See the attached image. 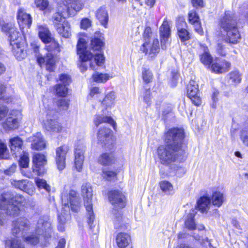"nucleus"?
<instances>
[{
	"label": "nucleus",
	"instance_id": "obj_1",
	"mask_svg": "<svg viewBox=\"0 0 248 248\" xmlns=\"http://www.w3.org/2000/svg\"><path fill=\"white\" fill-rule=\"evenodd\" d=\"M183 137V131L178 128L170 129L166 133V145L160 146L157 149V155L161 164H170L183 155L181 144Z\"/></svg>",
	"mask_w": 248,
	"mask_h": 248
},
{
	"label": "nucleus",
	"instance_id": "obj_2",
	"mask_svg": "<svg viewBox=\"0 0 248 248\" xmlns=\"http://www.w3.org/2000/svg\"><path fill=\"white\" fill-rule=\"evenodd\" d=\"M26 203L25 198L20 195L13 197L10 193H5L0 195V209L6 211L9 216L19 215Z\"/></svg>",
	"mask_w": 248,
	"mask_h": 248
},
{
	"label": "nucleus",
	"instance_id": "obj_3",
	"mask_svg": "<svg viewBox=\"0 0 248 248\" xmlns=\"http://www.w3.org/2000/svg\"><path fill=\"white\" fill-rule=\"evenodd\" d=\"M220 26L223 30L224 40L228 43L236 44L240 39L236 19L233 14L228 11L221 21Z\"/></svg>",
	"mask_w": 248,
	"mask_h": 248
},
{
	"label": "nucleus",
	"instance_id": "obj_4",
	"mask_svg": "<svg viewBox=\"0 0 248 248\" xmlns=\"http://www.w3.org/2000/svg\"><path fill=\"white\" fill-rule=\"evenodd\" d=\"M81 195L84 200V205L87 212L88 223L90 226L91 231L97 237L98 233V228L93 225L94 216L93 209L92 198L93 196V188L88 183L82 184L81 187Z\"/></svg>",
	"mask_w": 248,
	"mask_h": 248
},
{
	"label": "nucleus",
	"instance_id": "obj_5",
	"mask_svg": "<svg viewBox=\"0 0 248 248\" xmlns=\"http://www.w3.org/2000/svg\"><path fill=\"white\" fill-rule=\"evenodd\" d=\"M51 230V223L47 216L41 217L36 224L35 233L37 235H31L25 237L26 242L32 245H36L39 242V235L45 233V235L49 234Z\"/></svg>",
	"mask_w": 248,
	"mask_h": 248
},
{
	"label": "nucleus",
	"instance_id": "obj_6",
	"mask_svg": "<svg viewBox=\"0 0 248 248\" xmlns=\"http://www.w3.org/2000/svg\"><path fill=\"white\" fill-rule=\"evenodd\" d=\"M30 228V221L25 217H19L12 222V233L16 237H25L24 233Z\"/></svg>",
	"mask_w": 248,
	"mask_h": 248
},
{
	"label": "nucleus",
	"instance_id": "obj_7",
	"mask_svg": "<svg viewBox=\"0 0 248 248\" xmlns=\"http://www.w3.org/2000/svg\"><path fill=\"white\" fill-rule=\"evenodd\" d=\"M62 203L64 206L70 207L73 212H78L80 207V198L76 191L71 190L67 194H62Z\"/></svg>",
	"mask_w": 248,
	"mask_h": 248
},
{
	"label": "nucleus",
	"instance_id": "obj_8",
	"mask_svg": "<svg viewBox=\"0 0 248 248\" xmlns=\"http://www.w3.org/2000/svg\"><path fill=\"white\" fill-rule=\"evenodd\" d=\"M46 49L48 53L46 54V69L49 72L53 71L55 69V61L54 59L53 51H60L58 43L53 38L52 40L46 43Z\"/></svg>",
	"mask_w": 248,
	"mask_h": 248
},
{
	"label": "nucleus",
	"instance_id": "obj_9",
	"mask_svg": "<svg viewBox=\"0 0 248 248\" xmlns=\"http://www.w3.org/2000/svg\"><path fill=\"white\" fill-rule=\"evenodd\" d=\"M1 30L8 36L10 46L18 44L22 42L20 33L17 31L14 24L12 23L4 24L1 27Z\"/></svg>",
	"mask_w": 248,
	"mask_h": 248
},
{
	"label": "nucleus",
	"instance_id": "obj_10",
	"mask_svg": "<svg viewBox=\"0 0 248 248\" xmlns=\"http://www.w3.org/2000/svg\"><path fill=\"white\" fill-rule=\"evenodd\" d=\"M33 171L37 175H42L45 172L44 166L46 164V156L41 153H35L32 158Z\"/></svg>",
	"mask_w": 248,
	"mask_h": 248
},
{
	"label": "nucleus",
	"instance_id": "obj_11",
	"mask_svg": "<svg viewBox=\"0 0 248 248\" xmlns=\"http://www.w3.org/2000/svg\"><path fill=\"white\" fill-rule=\"evenodd\" d=\"M108 199L111 203L116 208H122L126 205V198L120 191L112 190L108 194Z\"/></svg>",
	"mask_w": 248,
	"mask_h": 248
},
{
	"label": "nucleus",
	"instance_id": "obj_12",
	"mask_svg": "<svg viewBox=\"0 0 248 248\" xmlns=\"http://www.w3.org/2000/svg\"><path fill=\"white\" fill-rule=\"evenodd\" d=\"M69 150V147L63 145L56 149L55 160L59 170H62L65 167L66 155Z\"/></svg>",
	"mask_w": 248,
	"mask_h": 248
},
{
	"label": "nucleus",
	"instance_id": "obj_13",
	"mask_svg": "<svg viewBox=\"0 0 248 248\" xmlns=\"http://www.w3.org/2000/svg\"><path fill=\"white\" fill-rule=\"evenodd\" d=\"M54 113L53 110L46 112V120L43 121V127L48 131L59 132L62 130V126L57 121L50 118Z\"/></svg>",
	"mask_w": 248,
	"mask_h": 248
},
{
	"label": "nucleus",
	"instance_id": "obj_14",
	"mask_svg": "<svg viewBox=\"0 0 248 248\" xmlns=\"http://www.w3.org/2000/svg\"><path fill=\"white\" fill-rule=\"evenodd\" d=\"M187 94L192 102L195 106H199L201 104L198 85L196 82L191 80L187 88Z\"/></svg>",
	"mask_w": 248,
	"mask_h": 248
},
{
	"label": "nucleus",
	"instance_id": "obj_15",
	"mask_svg": "<svg viewBox=\"0 0 248 248\" xmlns=\"http://www.w3.org/2000/svg\"><path fill=\"white\" fill-rule=\"evenodd\" d=\"M85 145L82 142H79L76 146L75 152V165L78 171H80L84 159Z\"/></svg>",
	"mask_w": 248,
	"mask_h": 248
},
{
	"label": "nucleus",
	"instance_id": "obj_16",
	"mask_svg": "<svg viewBox=\"0 0 248 248\" xmlns=\"http://www.w3.org/2000/svg\"><path fill=\"white\" fill-rule=\"evenodd\" d=\"M159 43L157 39H154L152 43L145 41L140 47V50L145 54H148L150 57H154L159 51Z\"/></svg>",
	"mask_w": 248,
	"mask_h": 248
},
{
	"label": "nucleus",
	"instance_id": "obj_17",
	"mask_svg": "<svg viewBox=\"0 0 248 248\" xmlns=\"http://www.w3.org/2000/svg\"><path fill=\"white\" fill-rule=\"evenodd\" d=\"M159 32L161 47L163 49H166L169 44L168 39L170 35V26L167 18L164 19L162 25L160 26Z\"/></svg>",
	"mask_w": 248,
	"mask_h": 248
},
{
	"label": "nucleus",
	"instance_id": "obj_18",
	"mask_svg": "<svg viewBox=\"0 0 248 248\" xmlns=\"http://www.w3.org/2000/svg\"><path fill=\"white\" fill-rule=\"evenodd\" d=\"M105 57L101 53L95 54L94 59L93 56L91 60H88L85 62H82L80 65L81 70L83 72L87 70L88 65H89L90 68L92 70H96V66H100L104 63Z\"/></svg>",
	"mask_w": 248,
	"mask_h": 248
},
{
	"label": "nucleus",
	"instance_id": "obj_19",
	"mask_svg": "<svg viewBox=\"0 0 248 248\" xmlns=\"http://www.w3.org/2000/svg\"><path fill=\"white\" fill-rule=\"evenodd\" d=\"M16 18L20 28H24L26 27L30 28L32 23V18L29 14L27 13L24 9L21 8L18 9Z\"/></svg>",
	"mask_w": 248,
	"mask_h": 248
},
{
	"label": "nucleus",
	"instance_id": "obj_20",
	"mask_svg": "<svg viewBox=\"0 0 248 248\" xmlns=\"http://www.w3.org/2000/svg\"><path fill=\"white\" fill-rule=\"evenodd\" d=\"M77 53L79 55L81 63L88 60H91L92 58V53L90 51L85 50V44L83 39L80 38L78 40L77 44Z\"/></svg>",
	"mask_w": 248,
	"mask_h": 248
},
{
	"label": "nucleus",
	"instance_id": "obj_21",
	"mask_svg": "<svg viewBox=\"0 0 248 248\" xmlns=\"http://www.w3.org/2000/svg\"><path fill=\"white\" fill-rule=\"evenodd\" d=\"M230 66V63L225 60H217L213 62L209 68L214 73L222 74L228 71Z\"/></svg>",
	"mask_w": 248,
	"mask_h": 248
},
{
	"label": "nucleus",
	"instance_id": "obj_22",
	"mask_svg": "<svg viewBox=\"0 0 248 248\" xmlns=\"http://www.w3.org/2000/svg\"><path fill=\"white\" fill-rule=\"evenodd\" d=\"M97 140L101 144H108L112 140L111 130L106 127L100 128L97 133Z\"/></svg>",
	"mask_w": 248,
	"mask_h": 248
},
{
	"label": "nucleus",
	"instance_id": "obj_23",
	"mask_svg": "<svg viewBox=\"0 0 248 248\" xmlns=\"http://www.w3.org/2000/svg\"><path fill=\"white\" fill-rule=\"evenodd\" d=\"M19 112L16 110H12L4 123V127L8 129H14L18 127L17 114Z\"/></svg>",
	"mask_w": 248,
	"mask_h": 248
},
{
	"label": "nucleus",
	"instance_id": "obj_24",
	"mask_svg": "<svg viewBox=\"0 0 248 248\" xmlns=\"http://www.w3.org/2000/svg\"><path fill=\"white\" fill-rule=\"evenodd\" d=\"M37 28L39 37L44 43H47L52 40L53 37L46 24H38Z\"/></svg>",
	"mask_w": 248,
	"mask_h": 248
},
{
	"label": "nucleus",
	"instance_id": "obj_25",
	"mask_svg": "<svg viewBox=\"0 0 248 248\" xmlns=\"http://www.w3.org/2000/svg\"><path fill=\"white\" fill-rule=\"evenodd\" d=\"M186 25V22L183 19H180L177 25L178 34L182 42L188 40L190 38L188 31L186 29L183 28V27H185Z\"/></svg>",
	"mask_w": 248,
	"mask_h": 248
},
{
	"label": "nucleus",
	"instance_id": "obj_26",
	"mask_svg": "<svg viewBox=\"0 0 248 248\" xmlns=\"http://www.w3.org/2000/svg\"><path fill=\"white\" fill-rule=\"evenodd\" d=\"M23 146V140L19 137L12 138L9 140V147L14 154L20 152Z\"/></svg>",
	"mask_w": 248,
	"mask_h": 248
},
{
	"label": "nucleus",
	"instance_id": "obj_27",
	"mask_svg": "<svg viewBox=\"0 0 248 248\" xmlns=\"http://www.w3.org/2000/svg\"><path fill=\"white\" fill-rule=\"evenodd\" d=\"M46 146V144L42 134L39 133H37L33 137L31 148L35 150H42L45 148Z\"/></svg>",
	"mask_w": 248,
	"mask_h": 248
},
{
	"label": "nucleus",
	"instance_id": "obj_28",
	"mask_svg": "<svg viewBox=\"0 0 248 248\" xmlns=\"http://www.w3.org/2000/svg\"><path fill=\"white\" fill-rule=\"evenodd\" d=\"M96 17L100 22L101 24L105 28H107L108 20V15L105 8L101 7L96 12Z\"/></svg>",
	"mask_w": 248,
	"mask_h": 248
},
{
	"label": "nucleus",
	"instance_id": "obj_29",
	"mask_svg": "<svg viewBox=\"0 0 248 248\" xmlns=\"http://www.w3.org/2000/svg\"><path fill=\"white\" fill-rule=\"evenodd\" d=\"M14 55L18 60L24 59L26 56V52L24 50L23 43L21 42L11 46Z\"/></svg>",
	"mask_w": 248,
	"mask_h": 248
},
{
	"label": "nucleus",
	"instance_id": "obj_30",
	"mask_svg": "<svg viewBox=\"0 0 248 248\" xmlns=\"http://www.w3.org/2000/svg\"><path fill=\"white\" fill-rule=\"evenodd\" d=\"M36 7L40 11H43L45 15H49L52 11L48 0H34Z\"/></svg>",
	"mask_w": 248,
	"mask_h": 248
},
{
	"label": "nucleus",
	"instance_id": "obj_31",
	"mask_svg": "<svg viewBox=\"0 0 248 248\" xmlns=\"http://www.w3.org/2000/svg\"><path fill=\"white\" fill-rule=\"evenodd\" d=\"M116 241L119 248H125L131 242V238L128 234L120 232L117 234Z\"/></svg>",
	"mask_w": 248,
	"mask_h": 248
},
{
	"label": "nucleus",
	"instance_id": "obj_32",
	"mask_svg": "<svg viewBox=\"0 0 248 248\" xmlns=\"http://www.w3.org/2000/svg\"><path fill=\"white\" fill-rule=\"evenodd\" d=\"M116 95L114 92H111L106 95L102 101V106L106 109L110 108L115 105Z\"/></svg>",
	"mask_w": 248,
	"mask_h": 248
},
{
	"label": "nucleus",
	"instance_id": "obj_33",
	"mask_svg": "<svg viewBox=\"0 0 248 248\" xmlns=\"http://www.w3.org/2000/svg\"><path fill=\"white\" fill-rule=\"evenodd\" d=\"M115 157L112 153H103L98 158V162L104 166H108L114 163Z\"/></svg>",
	"mask_w": 248,
	"mask_h": 248
},
{
	"label": "nucleus",
	"instance_id": "obj_34",
	"mask_svg": "<svg viewBox=\"0 0 248 248\" xmlns=\"http://www.w3.org/2000/svg\"><path fill=\"white\" fill-rule=\"evenodd\" d=\"M159 186L162 191L166 195H170L174 193L173 186L168 181H161L159 183Z\"/></svg>",
	"mask_w": 248,
	"mask_h": 248
},
{
	"label": "nucleus",
	"instance_id": "obj_35",
	"mask_svg": "<svg viewBox=\"0 0 248 248\" xmlns=\"http://www.w3.org/2000/svg\"><path fill=\"white\" fill-rule=\"evenodd\" d=\"M210 206V200L207 197H201L198 202L199 210L202 213L207 212L209 209Z\"/></svg>",
	"mask_w": 248,
	"mask_h": 248
},
{
	"label": "nucleus",
	"instance_id": "obj_36",
	"mask_svg": "<svg viewBox=\"0 0 248 248\" xmlns=\"http://www.w3.org/2000/svg\"><path fill=\"white\" fill-rule=\"evenodd\" d=\"M64 38H68L71 36L70 26L68 22L55 29Z\"/></svg>",
	"mask_w": 248,
	"mask_h": 248
},
{
	"label": "nucleus",
	"instance_id": "obj_37",
	"mask_svg": "<svg viewBox=\"0 0 248 248\" xmlns=\"http://www.w3.org/2000/svg\"><path fill=\"white\" fill-rule=\"evenodd\" d=\"M93 123L96 126H98L100 124L108 123L111 124L114 123L112 118L109 116H104L100 114H96L93 118Z\"/></svg>",
	"mask_w": 248,
	"mask_h": 248
},
{
	"label": "nucleus",
	"instance_id": "obj_38",
	"mask_svg": "<svg viewBox=\"0 0 248 248\" xmlns=\"http://www.w3.org/2000/svg\"><path fill=\"white\" fill-rule=\"evenodd\" d=\"M111 78V76L107 73L95 72L92 75V78L94 82L103 83L106 82Z\"/></svg>",
	"mask_w": 248,
	"mask_h": 248
},
{
	"label": "nucleus",
	"instance_id": "obj_39",
	"mask_svg": "<svg viewBox=\"0 0 248 248\" xmlns=\"http://www.w3.org/2000/svg\"><path fill=\"white\" fill-rule=\"evenodd\" d=\"M52 20L55 29L67 22L62 16V13L60 12H57L53 14Z\"/></svg>",
	"mask_w": 248,
	"mask_h": 248
},
{
	"label": "nucleus",
	"instance_id": "obj_40",
	"mask_svg": "<svg viewBox=\"0 0 248 248\" xmlns=\"http://www.w3.org/2000/svg\"><path fill=\"white\" fill-rule=\"evenodd\" d=\"M223 194L220 192L216 191L213 194L212 201L213 205L220 207L224 202Z\"/></svg>",
	"mask_w": 248,
	"mask_h": 248
},
{
	"label": "nucleus",
	"instance_id": "obj_41",
	"mask_svg": "<svg viewBox=\"0 0 248 248\" xmlns=\"http://www.w3.org/2000/svg\"><path fill=\"white\" fill-rule=\"evenodd\" d=\"M204 53L201 55V61L204 65L209 68L212 62L213 59L207 48H204Z\"/></svg>",
	"mask_w": 248,
	"mask_h": 248
},
{
	"label": "nucleus",
	"instance_id": "obj_42",
	"mask_svg": "<svg viewBox=\"0 0 248 248\" xmlns=\"http://www.w3.org/2000/svg\"><path fill=\"white\" fill-rule=\"evenodd\" d=\"M194 216L195 213H189L185 221V226L189 230H193L196 229V224L194 220Z\"/></svg>",
	"mask_w": 248,
	"mask_h": 248
},
{
	"label": "nucleus",
	"instance_id": "obj_43",
	"mask_svg": "<svg viewBox=\"0 0 248 248\" xmlns=\"http://www.w3.org/2000/svg\"><path fill=\"white\" fill-rule=\"evenodd\" d=\"M12 184L15 187L25 191L27 189L29 182L27 180H14L12 182Z\"/></svg>",
	"mask_w": 248,
	"mask_h": 248
},
{
	"label": "nucleus",
	"instance_id": "obj_44",
	"mask_svg": "<svg viewBox=\"0 0 248 248\" xmlns=\"http://www.w3.org/2000/svg\"><path fill=\"white\" fill-rule=\"evenodd\" d=\"M5 244L7 246H9L10 248H25L20 240L17 238L7 240Z\"/></svg>",
	"mask_w": 248,
	"mask_h": 248
},
{
	"label": "nucleus",
	"instance_id": "obj_45",
	"mask_svg": "<svg viewBox=\"0 0 248 248\" xmlns=\"http://www.w3.org/2000/svg\"><path fill=\"white\" fill-rule=\"evenodd\" d=\"M229 79L232 83L237 84L241 80V75L238 71L231 72L229 75Z\"/></svg>",
	"mask_w": 248,
	"mask_h": 248
},
{
	"label": "nucleus",
	"instance_id": "obj_46",
	"mask_svg": "<svg viewBox=\"0 0 248 248\" xmlns=\"http://www.w3.org/2000/svg\"><path fill=\"white\" fill-rule=\"evenodd\" d=\"M0 158L5 159L9 158L7 145L1 140H0Z\"/></svg>",
	"mask_w": 248,
	"mask_h": 248
},
{
	"label": "nucleus",
	"instance_id": "obj_47",
	"mask_svg": "<svg viewBox=\"0 0 248 248\" xmlns=\"http://www.w3.org/2000/svg\"><path fill=\"white\" fill-rule=\"evenodd\" d=\"M142 77L143 81L146 83L150 82L153 78V75L151 71L146 68H142Z\"/></svg>",
	"mask_w": 248,
	"mask_h": 248
},
{
	"label": "nucleus",
	"instance_id": "obj_48",
	"mask_svg": "<svg viewBox=\"0 0 248 248\" xmlns=\"http://www.w3.org/2000/svg\"><path fill=\"white\" fill-rule=\"evenodd\" d=\"M34 52L37 58V61L39 64L41 66L45 63L46 64V56L44 57L39 52V47L36 46L34 47Z\"/></svg>",
	"mask_w": 248,
	"mask_h": 248
},
{
	"label": "nucleus",
	"instance_id": "obj_49",
	"mask_svg": "<svg viewBox=\"0 0 248 248\" xmlns=\"http://www.w3.org/2000/svg\"><path fill=\"white\" fill-rule=\"evenodd\" d=\"M103 46L102 41L99 38H94L91 41V47L93 50L100 51Z\"/></svg>",
	"mask_w": 248,
	"mask_h": 248
},
{
	"label": "nucleus",
	"instance_id": "obj_50",
	"mask_svg": "<svg viewBox=\"0 0 248 248\" xmlns=\"http://www.w3.org/2000/svg\"><path fill=\"white\" fill-rule=\"evenodd\" d=\"M240 139L243 143L248 146V122L241 131Z\"/></svg>",
	"mask_w": 248,
	"mask_h": 248
},
{
	"label": "nucleus",
	"instance_id": "obj_51",
	"mask_svg": "<svg viewBox=\"0 0 248 248\" xmlns=\"http://www.w3.org/2000/svg\"><path fill=\"white\" fill-rule=\"evenodd\" d=\"M19 163L21 168H27L28 167L29 157L28 153H24L23 155L20 157Z\"/></svg>",
	"mask_w": 248,
	"mask_h": 248
},
{
	"label": "nucleus",
	"instance_id": "obj_52",
	"mask_svg": "<svg viewBox=\"0 0 248 248\" xmlns=\"http://www.w3.org/2000/svg\"><path fill=\"white\" fill-rule=\"evenodd\" d=\"M36 183L39 188H43L47 192H49L50 190V186L46 183V180L38 178L36 179Z\"/></svg>",
	"mask_w": 248,
	"mask_h": 248
},
{
	"label": "nucleus",
	"instance_id": "obj_53",
	"mask_svg": "<svg viewBox=\"0 0 248 248\" xmlns=\"http://www.w3.org/2000/svg\"><path fill=\"white\" fill-rule=\"evenodd\" d=\"M188 20L189 23L194 25L196 22L200 21V18L195 11H191L188 13Z\"/></svg>",
	"mask_w": 248,
	"mask_h": 248
},
{
	"label": "nucleus",
	"instance_id": "obj_54",
	"mask_svg": "<svg viewBox=\"0 0 248 248\" xmlns=\"http://www.w3.org/2000/svg\"><path fill=\"white\" fill-rule=\"evenodd\" d=\"M56 92L57 94L59 96H65L68 92L67 88L66 86L59 84L56 88Z\"/></svg>",
	"mask_w": 248,
	"mask_h": 248
},
{
	"label": "nucleus",
	"instance_id": "obj_55",
	"mask_svg": "<svg viewBox=\"0 0 248 248\" xmlns=\"http://www.w3.org/2000/svg\"><path fill=\"white\" fill-rule=\"evenodd\" d=\"M57 105L62 110H66L69 107V101L66 99H61L57 101Z\"/></svg>",
	"mask_w": 248,
	"mask_h": 248
},
{
	"label": "nucleus",
	"instance_id": "obj_56",
	"mask_svg": "<svg viewBox=\"0 0 248 248\" xmlns=\"http://www.w3.org/2000/svg\"><path fill=\"white\" fill-rule=\"evenodd\" d=\"M103 176L107 180L111 181L116 178V173L115 171L110 170L104 171Z\"/></svg>",
	"mask_w": 248,
	"mask_h": 248
},
{
	"label": "nucleus",
	"instance_id": "obj_57",
	"mask_svg": "<svg viewBox=\"0 0 248 248\" xmlns=\"http://www.w3.org/2000/svg\"><path fill=\"white\" fill-rule=\"evenodd\" d=\"M59 80L61 81L60 84L65 86L69 85L71 81L70 77L66 74L61 75Z\"/></svg>",
	"mask_w": 248,
	"mask_h": 248
},
{
	"label": "nucleus",
	"instance_id": "obj_58",
	"mask_svg": "<svg viewBox=\"0 0 248 248\" xmlns=\"http://www.w3.org/2000/svg\"><path fill=\"white\" fill-rule=\"evenodd\" d=\"M91 24L92 22L89 19L84 18L80 22V27L82 29L86 30L91 26Z\"/></svg>",
	"mask_w": 248,
	"mask_h": 248
},
{
	"label": "nucleus",
	"instance_id": "obj_59",
	"mask_svg": "<svg viewBox=\"0 0 248 248\" xmlns=\"http://www.w3.org/2000/svg\"><path fill=\"white\" fill-rule=\"evenodd\" d=\"M152 34V29L150 27H147L145 28L143 33V37L145 41H149V38Z\"/></svg>",
	"mask_w": 248,
	"mask_h": 248
},
{
	"label": "nucleus",
	"instance_id": "obj_60",
	"mask_svg": "<svg viewBox=\"0 0 248 248\" xmlns=\"http://www.w3.org/2000/svg\"><path fill=\"white\" fill-rule=\"evenodd\" d=\"M144 101L147 104H150L151 102V98L150 96V91L149 90H145L143 94Z\"/></svg>",
	"mask_w": 248,
	"mask_h": 248
},
{
	"label": "nucleus",
	"instance_id": "obj_61",
	"mask_svg": "<svg viewBox=\"0 0 248 248\" xmlns=\"http://www.w3.org/2000/svg\"><path fill=\"white\" fill-rule=\"evenodd\" d=\"M195 31L201 35H203V31L201 27L200 21L193 25Z\"/></svg>",
	"mask_w": 248,
	"mask_h": 248
},
{
	"label": "nucleus",
	"instance_id": "obj_62",
	"mask_svg": "<svg viewBox=\"0 0 248 248\" xmlns=\"http://www.w3.org/2000/svg\"><path fill=\"white\" fill-rule=\"evenodd\" d=\"M16 168V164H12L8 169L4 170V173L10 175L15 172Z\"/></svg>",
	"mask_w": 248,
	"mask_h": 248
},
{
	"label": "nucleus",
	"instance_id": "obj_63",
	"mask_svg": "<svg viewBox=\"0 0 248 248\" xmlns=\"http://www.w3.org/2000/svg\"><path fill=\"white\" fill-rule=\"evenodd\" d=\"M193 6L195 8L203 7V2L202 0H192Z\"/></svg>",
	"mask_w": 248,
	"mask_h": 248
},
{
	"label": "nucleus",
	"instance_id": "obj_64",
	"mask_svg": "<svg viewBox=\"0 0 248 248\" xmlns=\"http://www.w3.org/2000/svg\"><path fill=\"white\" fill-rule=\"evenodd\" d=\"M122 220V217L121 215L119 214V216L117 217L116 219L114 220V225L115 228L119 229L120 227H122L121 226H119V225Z\"/></svg>",
	"mask_w": 248,
	"mask_h": 248
}]
</instances>
